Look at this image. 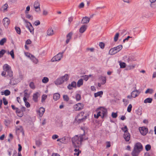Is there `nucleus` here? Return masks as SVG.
Here are the masks:
<instances>
[{
	"label": "nucleus",
	"instance_id": "obj_23",
	"mask_svg": "<svg viewBox=\"0 0 156 156\" xmlns=\"http://www.w3.org/2000/svg\"><path fill=\"white\" fill-rule=\"evenodd\" d=\"M16 112L17 114V115L20 117H22L23 115V113L22 111H21L20 109H19L18 108H16Z\"/></svg>",
	"mask_w": 156,
	"mask_h": 156
},
{
	"label": "nucleus",
	"instance_id": "obj_45",
	"mask_svg": "<svg viewBox=\"0 0 156 156\" xmlns=\"http://www.w3.org/2000/svg\"><path fill=\"white\" fill-rule=\"evenodd\" d=\"M76 99L77 101H79L81 99V96L80 94H77L76 95Z\"/></svg>",
	"mask_w": 156,
	"mask_h": 156
},
{
	"label": "nucleus",
	"instance_id": "obj_64",
	"mask_svg": "<svg viewBox=\"0 0 156 156\" xmlns=\"http://www.w3.org/2000/svg\"><path fill=\"white\" fill-rule=\"evenodd\" d=\"M106 143V147L107 148L111 146L110 143L109 141L107 142Z\"/></svg>",
	"mask_w": 156,
	"mask_h": 156
},
{
	"label": "nucleus",
	"instance_id": "obj_33",
	"mask_svg": "<svg viewBox=\"0 0 156 156\" xmlns=\"http://www.w3.org/2000/svg\"><path fill=\"white\" fill-rule=\"evenodd\" d=\"M152 101V99L150 98H147L144 101V103H151Z\"/></svg>",
	"mask_w": 156,
	"mask_h": 156
},
{
	"label": "nucleus",
	"instance_id": "obj_3",
	"mask_svg": "<svg viewBox=\"0 0 156 156\" xmlns=\"http://www.w3.org/2000/svg\"><path fill=\"white\" fill-rule=\"evenodd\" d=\"M84 113L82 112L78 114L75 118V120L78 123L84 121L87 118L86 115H84Z\"/></svg>",
	"mask_w": 156,
	"mask_h": 156
},
{
	"label": "nucleus",
	"instance_id": "obj_39",
	"mask_svg": "<svg viewBox=\"0 0 156 156\" xmlns=\"http://www.w3.org/2000/svg\"><path fill=\"white\" fill-rule=\"evenodd\" d=\"M119 33H117L115 34L114 38V41L115 42H116L118 40L119 37Z\"/></svg>",
	"mask_w": 156,
	"mask_h": 156
},
{
	"label": "nucleus",
	"instance_id": "obj_58",
	"mask_svg": "<svg viewBox=\"0 0 156 156\" xmlns=\"http://www.w3.org/2000/svg\"><path fill=\"white\" fill-rule=\"evenodd\" d=\"M99 46L101 48L103 49L105 47V44L103 42H100L99 43Z\"/></svg>",
	"mask_w": 156,
	"mask_h": 156
},
{
	"label": "nucleus",
	"instance_id": "obj_32",
	"mask_svg": "<svg viewBox=\"0 0 156 156\" xmlns=\"http://www.w3.org/2000/svg\"><path fill=\"white\" fill-rule=\"evenodd\" d=\"M62 78L63 80V83L67 81L68 79V75L67 74H65L64 76H62L61 77Z\"/></svg>",
	"mask_w": 156,
	"mask_h": 156
},
{
	"label": "nucleus",
	"instance_id": "obj_48",
	"mask_svg": "<svg viewBox=\"0 0 156 156\" xmlns=\"http://www.w3.org/2000/svg\"><path fill=\"white\" fill-rule=\"evenodd\" d=\"M48 13V12L47 10L45 9H44L43 11V15L44 16H47Z\"/></svg>",
	"mask_w": 156,
	"mask_h": 156
},
{
	"label": "nucleus",
	"instance_id": "obj_40",
	"mask_svg": "<svg viewBox=\"0 0 156 156\" xmlns=\"http://www.w3.org/2000/svg\"><path fill=\"white\" fill-rule=\"evenodd\" d=\"M67 140V137H64L61 138V143H65L66 142Z\"/></svg>",
	"mask_w": 156,
	"mask_h": 156
},
{
	"label": "nucleus",
	"instance_id": "obj_2",
	"mask_svg": "<svg viewBox=\"0 0 156 156\" xmlns=\"http://www.w3.org/2000/svg\"><path fill=\"white\" fill-rule=\"evenodd\" d=\"M96 111L97 112V114L94 115V117L98 119L99 116H101L102 118L106 117L107 115V110L105 108L100 107L98 108Z\"/></svg>",
	"mask_w": 156,
	"mask_h": 156
},
{
	"label": "nucleus",
	"instance_id": "obj_28",
	"mask_svg": "<svg viewBox=\"0 0 156 156\" xmlns=\"http://www.w3.org/2000/svg\"><path fill=\"white\" fill-rule=\"evenodd\" d=\"M1 94L2 95H5V96H8L10 94V92L9 90H6L4 91H1Z\"/></svg>",
	"mask_w": 156,
	"mask_h": 156
},
{
	"label": "nucleus",
	"instance_id": "obj_30",
	"mask_svg": "<svg viewBox=\"0 0 156 156\" xmlns=\"http://www.w3.org/2000/svg\"><path fill=\"white\" fill-rule=\"evenodd\" d=\"M103 94V92L102 91H98L97 93H95L94 94V96L95 97H97L98 96H100V97H101V96Z\"/></svg>",
	"mask_w": 156,
	"mask_h": 156
},
{
	"label": "nucleus",
	"instance_id": "obj_6",
	"mask_svg": "<svg viewBox=\"0 0 156 156\" xmlns=\"http://www.w3.org/2000/svg\"><path fill=\"white\" fill-rule=\"evenodd\" d=\"M122 48V45H119L116 47L111 48L109 51V54L111 55H114L119 52Z\"/></svg>",
	"mask_w": 156,
	"mask_h": 156
},
{
	"label": "nucleus",
	"instance_id": "obj_8",
	"mask_svg": "<svg viewBox=\"0 0 156 156\" xmlns=\"http://www.w3.org/2000/svg\"><path fill=\"white\" fill-rule=\"evenodd\" d=\"M84 105L82 103H78L73 106V109L75 111H80L83 109Z\"/></svg>",
	"mask_w": 156,
	"mask_h": 156
},
{
	"label": "nucleus",
	"instance_id": "obj_52",
	"mask_svg": "<svg viewBox=\"0 0 156 156\" xmlns=\"http://www.w3.org/2000/svg\"><path fill=\"white\" fill-rule=\"evenodd\" d=\"M26 17L28 19H31V20L33 19L32 16L28 13L26 14Z\"/></svg>",
	"mask_w": 156,
	"mask_h": 156
},
{
	"label": "nucleus",
	"instance_id": "obj_31",
	"mask_svg": "<svg viewBox=\"0 0 156 156\" xmlns=\"http://www.w3.org/2000/svg\"><path fill=\"white\" fill-rule=\"evenodd\" d=\"M8 7V5L7 4H5L1 8V10L3 12H5L6 11Z\"/></svg>",
	"mask_w": 156,
	"mask_h": 156
},
{
	"label": "nucleus",
	"instance_id": "obj_27",
	"mask_svg": "<svg viewBox=\"0 0 156 156\" xmlns=\"http://www.w3.org/2000/svg\"><path fill=\"white\" fill-rule=\"evenodd\" d=\"M77 84L75 81H73L70 84H69V89H71L72 88H76Z\"/></svg>",
	"mask_w": 156,
	"mask_h": 156
},
{
	"label": "nucleus",
	"instance_id": "obj_29",
	"mask_svg": "<svg viewBox=\"0 0 156 156\" xmlns=\"http://www.w3.org/2000/svg\"><path fill=\"white\" fill-rule=\"evenodd\" d=\"M83 84V80L82 79L79 80L77 82V86L78 87H80Z\"/></svg>",
	"mask_w": 156,
	"mask_h": 156
},
{
	"label": "nucleus",
	"instance_id": "obj_46",
	"mask_svg": "<svg viewBox=\"0 0 156 156\" xmlns=\"http://www.w3.org/2000/svg\"><path fill=\"white\" fill-rule=\"evenodd\" d=\"M29 86L30 87L33 89L35 88V86L34 83L33 82H31L30 83Z\"/></svg>",
	"mask_w": 156,
	"mask_h": 156
},
{
	"label": "nucleus",
	"instance_id": "obj_36",
	"mask_svg": "<svg viewBox=\"0 0 156 156\" xmlns=\"http://www.w3.org/2000/svg\"><path fill=\"white\" fill-rule=\"evenodd\" d=\"M101 84L102 85L105 84L106 82V77L105 76L101 77Z\"/></svg>",
	"mask_w": 156,
	"mask_h": 156
},
{
	"label": "nucleus",
	"instance_id": "obj_24",
	"mask_svg": "<svg viewBox=\"0 0 156 156\" xmlns=\"http://www.w3.org/2000/svg\"><path fill=\"white\" fill-rule=\"evenodd\" d=\"M30 60L35 64H37L38 62V60L33 55L30 57Z\"/></svg>",
	"mask_w": 156,
	"mask_h": 156
},
{
	"label": "nucleus",
	"instance_id": "obj_17",
	"mask_svg": "<svg viewBox=\"0 0 156 156\" xmlns=\"http://www.w3.org/2000/svg\"><path fill=\"white\" fill-rule=\"evenodd\" d=\"M123 137L126 141H129L130 139V135L128 132L124 133Z\"/></svg>",
	"mask_w": 156,
	"mask_h": 156
},
{
	"label": "nucleus",
	"instance_id": "obj_53",
	"mask_svg": "<svg viewBox=\"0 0 156 156\" xmlns=\"http://www.w3.org/2000/svg\"><path fill=\"white\" fill-rule=\"evenodd\" d=\"M121 129L124 133L128 132L127 128L126 126H125L124 127L122 128Z\"/></svg>",
	"mask_w": 156,
	"mask_h": 156
},
{
	"label": "nucleus",
	"instance_id": "obj_20",
	"mask_svg": "<svg viewBox=\"0 0 156 156\" xmlns=\"http://www.w3.org/2000/svg\"><path fill=\"white\" fill-rule=\"evenodd\" d=\"M74 152L73 154L74 155L78 156L79 155L80 153H81V151L79 150V147H74Z\"/></svg>",
	"mask_w": 156,
	"mask_h": 156
},
{
	"label": "nucleus",
	"instance_id": "obj_12",
	"mask_svg": "<svg viewBox=\"0 0 156 156\" xmlns=\"http://www.w3.org/2000/svg\"><path fill=\"white\" fill-rule=\"evenodd\" d=\"M139 129L141 134L143 136L145 135L148 131V129L144 126L140 127Z\"/></svg>",
	"mask_w": 156,
	"mask_h": 156
},
{
	"label": "nucleus",
	"instance_id": "obj_9",
	"mask_svg": "<svg viewBox=\"0 0 156 156\" xmlns=\"http://www.w3.org/2000/svg\"><path fill=\"white\" fill-rule=\"evenodd\" d=\"M141 93V91L140 89L137 90L136 87H135L134 89L131 92L133 98H136L138 97Z\"/></svg>",
	"mask_w": 156,
	"mask_h": 156
},
{
	"label": "nucleus",
	"instance_id": "obj_7",
	"mask_svg": "<svg viewBox=\"0 0 156 156\" xmlns=\"http://www.w3.org/2000/svg\"><path fill=\"white\" fill-rule=\"evenodd\" d=\"M64 53L62 52V53H59L57 55L53 57L51 59L52 62L58 61L60 60L63 56V54Z\"/></svg>",
	"mask_w": 156,
	"mask_h": 156
},
{
	"label": "nucleus",
	"instance_id": "obj_16",
	"mask_svg": "<svg viewBox=\"0 0 156 156\" xmlns=\"http://www.w3.org/2000/svg\"><path fill=\"white\" fill-rule=\"evenodd\" d=\"M40 94L38 92H36L34 93L33 95V100L35 102H37L38 101V97L40 96Z\"/></svg>",
	"mask_w": 156,
	"mask_h": 156
},
{
	"label": "nucleus",
	"instance_id": "obj_14",
	"mask_svg": "<svg viewBox=\"0 0 156 156\" xmlns=\"http://www.w3.org/2000/svg\"><path fill=\"white\" fill-rule=\"evenodd\" d=\"M55 32L53 30L52 28L50 27L48 28L47 31V34L48 36H52L54 35Z\"/></svg>",
	"mask_w": 156,
	"mask_h": 156
},
{
	"label": "nucleus",
	"instance_id": "obj_21",
	"mask_svg": "<svg viewBox=\"0 0 156 156\" xmlns=\"http://www.w3.org/2000/svg\"><path fill=\"white\" fill-rule=\"evenodd\" d=\"M90 20V18L87 17L85 16L83 18L81 23H87L89 22Z\"/></svg>",
	"mask_w": 156,
	"mask_h": 156
},
{
	"label": "nucleus",
	"instance_id": "obj_56",
	"mask_svg": "<svg viewBox=\"0 0 156 156\" xmlns=\"http://www.w3.org/2000/svg\"><path fill=\"white\" fill-rule=\"evenodd\" d=\"M112 116L113 118H115L117 116V114L116 113L112 112Z\"/></svg>",
	"mask_w": 156,
	"mask_h": 156
},
{
	"label": "nucleus",
	"instance_id": "obj_49",
	"mask_svg": "<svg viewBox=\"0 0 156 156\" xmlns=\"http://www.w3.org/2000/svg\"><path fill=\"white\" fill-rule=\"evenodd\" d=\"M15 29L17 34H20L21 33L20 28L18 27H15Z\"/></svg>",
	"mask_w": 156,
	"mask_h": 156
},
{
	"label": "nucleus",
	"instance_id": "obj_55",
	"mask_svg": "<svg viewBox=\"0 0 156 156\" xmlns=\"http://www.w3.org/2000/svg\"><path fill=\"white\" fill-rule=\"evenodd\" d=\"M30 6H28L26 8V10L25 11V13L27 14L29 12V11H30Z\"/></svg>",
	"mask_w": 156,
	"mask_h": 156
},
{
	"label": "nucleus",
	"instance_id": "obj_57",
	"mask_svg": "<svg viewBox=\"0 0 156 156\" xmlns=\"http://www.w3.org/2000/svg\"><path fill=\"white\" fill-rule=\"evenodd\" d=\"M25 55H26V56L28 58H30V57H31V55H31V54H30V53H28V52L25 53Z\"/></svg>",
	"mask_w": 156,
	"mask_h": 156
},
{
	"label": "nucleus",
	"instance_id": "obj_4",
	"mask_svg": "<svg viewBox=\"0 0 156 156\" xmlns=\"http://www.w3.org/2000/svg\"><path fill=\"white\" fill-rule=\"evenodd\" d=\"M3 69L4 71L7 73V76L10 78L13 76V72L11 69V66L7 64H4L3 66Z\"/></svg>",
	"mask_w": 156,
	"mask_h": 156
},
{
	"label": "nucleus",
	"instance_id": "obj_5",
	"mask_svg": "<svg viewBox=\"0 0 156 156\" xmlns=\"http://www.w3.org/2000/svg\"><path fill=\"white\" fill-rule=\"evenodd\" d=\"M22 19L25 24L26 27L29 30L31 34H34V29L31 24L30 22L25 19L24 18H22Z\"/></svg>",
	"mask_w": 156,
	"mask_h": 156
},
{
	"label": "nucleus",
	"instance_id": "obj_19",
	"mask_svg": "<svg viewBox=\"0 0 156 156\" xmlns=\"http://www.w3.org/2000/svg\"><path fill=\"white\" fill-rule=\"evenodd\" d=\"M87 27V25H83L80 29V32L81 33H84L86 30Z\"/></svg>",
	"mask_w": 156,
	"mask_h": 156
},
{
	"label": "nucleus",
	"instance_id": "obj_41",
	"mask_svg": "<svg viewBox=\"0 0 156 156\" xmlns=\"http://www.w3.org/2000/svg\"><path fill=\"white\" fill-rule=\"evenodd\" d=\"M153 92V90L151 89H148L145 92V94L149 93L150 94H152Z\"/></svg>",
	"mask_w": 156,
	"mask_h": 156
},
{
	"label": "nucleus",
	"instance_id": "obj_1",
	"mask_svg": "<svg viewBox=\"0 0 156 156\" xmlns=\"http://www.w3.org/2000/svg\"><path fill=\"white\" fill-rule=\"evenodd\" d=\"M83 135H76L73 137L72 141L74 147H79L81 146L83 141Z\"/></svg>",
	"mask_w": 156,
	"mask_h": 156
},
{
	"label": "nucleus",
	"instance_id": "obj_63",
	"mask_svg": "<svg viewBox=\"0 0 156 156\" xmlns=\"http://www.w3.org/2000/svg\"><path fill=\"white\" fill-rule=\"evenodd\" d=\"M58 137V136L56 134L53 135L52 137V138L53 140H55Z\"/></svg>",
	"mask_w": 156,
	"mask_h": 156
},
{
	"label": "nucleus",
	"instance_id": "obj_62",
	"mask_svg": "<svg viewBox=\"0 0 156 156\" xmlns=\"http://www.w3.org/2000/svg\"><path fill=\"white\" fill-rule=\"evenodd\" d=\"M63 98L65 101H68V97L67 95H64L63 96Z\"/></svg>",
	"mask_w": 156,
	"mask_h": 156
},
{
	"label": "nucleus",
	"instance_id": "obj_11",
	"mask_svg": "<svg viewBox=\"0 0 156 156\" xmlns=\"http://www.w3.org/2000/svg\"><path fill=\"white\" fill-rule=\"evenodd\" d=\"M143 146L139 142L136 143L134 145L133 149L141 152L143 149Z\"/></svg>",
	"mask_w": 156,
	"mask_h": 156
},
{
	"label": "nucleus",
	"instance_id": "obj_38",
	"mask_svg": "<svg viewBox=\"0 0 156 156\" xmlns=\"http://www.w3.org/2000/svg\"><path fill=\"white\" fill-rule=\"evenodd\" d=\"M11 123V122L10 120L9 119L5 120V121L4 124L6 126H9Z\"/></svg>",
	"mask_w": 156,
	"mask_h": 156
},
{
	"label": "nucleus",
	"instance_id": "obj_25",
	"mask_svg": "<svg viewBox=\"0 0 156 156\" xmlns=\"http://www.w3.org/2000/svg\"><path fill=\"white\" fill-rule=\"evenodd\" d=\"M140 152L139 151L133 149L131 152V155L132 156H138Z\"/></svg>",
	"mask_w": 156,
	"mask_h": 156
},
{
	"label": "nucleus",
	"instance_id": "obj_61",
	"mask_svg": "<svg viewBox=\"0 0 156 156\" xmlns=\"http://www.w3.org/2000/svg\"><path fill=\"white\" fill-rule=\"evenodd\" d=\"M40 22L38 20H37L34 23V24L35 26H38V25H40Z\"/></svg>",
	"mask_w": 156,
	"mask_h": 156
},
{
	"label": "nucleus",
	"instance_id": "obj_47",
	"mask_svg": "<svg viewBox=\"0 0 156 156\" xmlns=\"http://www.w3.org/2000/svg\"><path fill=\"white\" fill-rule=\"evenodd\" d=\"M5 52V51L4 49H2L1 51H0V58L2 57L3 56Z\"/></svg>",
	"mask_w": 156,
	"mask_h": 156
},
{
	"label": "nucleus",
	"instance_id": "obj_59",
	"mask_svg": "<svg viewBox=\"0 0 156 156\" xmlns=\"http://www.w3.org/2000/svg\"><path fill=\"white\" fill-rule=\"evenodd\" d=\"M83 79L86 81H87L89 79V76H88L87 75H85L83 76Z\"/></svg>",
	"mask_w": 156,
	"mask_h": 156
},
{
	"label": "nucleus",
	"instance_id": "obj_44",
	"mask_svg": "<svg viewBox=\"0 0 156 156\" xmlns=\"http://www.w3.org/2000/svg\"><path fill=\"white\" fill-rule=\"evenodd\" d=\"M12 156H21L20 152H18V153L16 151H14Z\"/></svg>",
	"mask_w": 156,
	"mask_h": 156
},
{
	"label": "nucleus",
	"instance_id": "obj_18",
	"mask_svg": "<svg viewBox=\"0 0 156 156\" xmlns=\"http://www.w3.org/2000/svg\"><path fill=\"white\" fill-rule=\"evenodd\" d=\"M55 83L56 85H59L63 83V81L62 78L60 77L56 79L54 82Z\"/></svg>",
	"mask_w": 156,
	"mask_h": 156
},
{
	"label": "nucleus",
	"instance_id": "obj_60",
	"mask_svg": "<svg viewBox=\"0 0 156 156\" xmlns=\"http://www.w3.org/2000/svg\"><path fill=\"white\" fill-rule=\"evenodd\" d=\"M3 103L5 105H6L8 104V102L5 98H3Z\"/></svg>",
	"mask_w": 156,
	"mask_h": 156
},
{
	"label": "nucleus",
	"instance_id": "obj_42",
	"mask_svg": "<svg viewBox=\"0 0 156 156\" xmlns=\"http://www.w3.org/2000/svg\"><path fill=\"white\" fill-rule=\"evenodd\" d=\"M132 105L131 104H130L128 105L127 108V111L129 112H131L132 110Z\"/></svg>",
	"mask_w": 156,
	"mask_h": 156
},
{
	"label": "nucleus",
	"instance_id": "obj_35",
	"mask_svg": "<svg viewBox=\"0 0 156 156\" xmlns=\"http://www.w3.org/2000/svg\"><path fill=\"white\" fill-rule=\"evenodd\" d=\"M48 78L46 77H44L42 79V81L43 83H46L48 82Z\"/></svg>",
	"mask_w": 156,
	"mask_h": 156
},
{
	"label": "nucleus",
	"instance_id": "obj_50",
	"mask_svg": "<svg viewBox=\"0 0 156 156\" xmlns=\"http://www.w3.org/2000/svg\"><path fill=\"white\" fill-rule=\"evenodd\" d=\"M145 149L148 151H149L151 149V146L150 144H147L145 146Z\"/></svg>",
	"mask_w": 156,
	"mask_h": 156
},
{
	"label": "nucleus",
	"instance_id": "obj_13",
	"mask_svg": "<svg viewBox=\"0 0 156 156\" xmlns=\"http://www.w3.org/2000/svg\"><path fill=\"white\" fill-rule=\"evenodd\" d=\"M10 23V20L9 18L7 17L5 18L3 20V23L4 27L7 28Z\"/></svg>",
	"mask_w": 156,
	"mask_h": 156
},
{
	"label": "nucleus",
	"instance_id": "obj_51",
	"mask_svg": "<svg viewBox=\"0 0 156 156\" xmlns=\"http://www.w3.org/2000/svg\"><path fill=\"white\" fill-rule=\"evenodd\" d=\"M119 65L121 68H124L126 66V64L124 62H121Z\"/></svg>",
	"mask_w": 156,
	"mask_h": 156
},
{
	"label": "nucleus",
	"instance_id": "obj_22",
	"mask_svg": "<svg viewBox=\"0 0 156 156\" xmlns=\"http://www.w3.org/2000/svg\"><path fill=\"white\" fill-rule=\"evenodd\" d=\"M45 112V109L42 107L40 108L39 110V115L40 117H42Z\"/></svg>",
	"mask_w": 156,
	"mask_h": 156
},
{
	"label": "nucleus",
	"instance_id": "obj_43",
	"mask_svg": "<svg viewBox=\"0 0 156 156\" xmlns=\"http://www.w3.org/2000/svg\"><path fill=\"white\" fill-rule=\"evenodd\" d=\"M151 3L150 5L151 7L153 8H156V1Z\"/></svg>",
	"mask_w": 156,
	"mask_h": 156
},
{
	"label": "nucleus",
	"instance_id": "obj_10",
	"mask_svg": "<svg viewBox=\"0 0 156 156\" xmlns=\"http://www.w3.org/2000/svg\"><path fill=\"white\" fill-rule=\"evenodd\" d=\"M40 4L38 1L34 2V8L35 9V11L38 13H39L41 12Z\"/></svg>",
	"mask_w": 156,
	"mask_h": 156
},
{
	"label": "nucleus",
	"instance_id": "obj_37",
	"mask_svg": "<svg viewBox=\"0 0 156 156\" xmlns=\"http://www.w3.org/2000/svg\"><path fill=\"white\" fill-rule=\"evenodd\" d=\"M47 97V95L45 94H43L42 95L41 100V101L42 103L44 102L45 100L46 99Z\"/></svg>",
	"mask_w": 156,
	"mask_h": 156
},
{
	"label": "nucleus",
	"instance_id": "obj_15",
	"mask_svg": "<svg viewBox=\"0 0 156 156\" xmlns=\"http://www.w3.org/2000/svg\"><path fill=\"white\" fill-rule=\"evenodd\" d=\"M15 129L17 133H22L23 134H24L23 128L22 126H15Z\"/></svg>",
	"mask_w": 156,
	"mask_h": 156
},
{
	"label": "nucleus",
	"instance_id": "obj_34",
	"mask_svg": "<svg viewBox=\"0 0 156 156\" xmlns=\"http://www.w3.org/2000/svg\"><path fill=\"white\" fill-rule=\"evenodd\" d=\"M7 39L6 38H2L0 41V45H3L4 43L6 42Z\"/></svg>",
	"mask_w": 156,
	"mask_h": 156
},
{
	"label": "nucleus",
	"instance_id": "obj_26",
	"mask_svg": "<svg viewBox=\"0 0 156 156\" xmlns=\"http://www.w3.org/2000/svg\"><path fill=\"white\" fill-rule=\"evenodd\" d=\"M60 96V94L59 93H55L53 95V98L55 101H56L59 99Z\"/></svg>",
	"mask_w": 156,
	"mask_h": 156
},
{
	"label": "nucleus",
	"instance_id": "obj_54",
	"mask_svg": "<svg viewBox=\"0 0 156 156\" xmlns=\"http://www.w3.org/2000/svg\"><path fill=\"white\" fill-rule=\"evenodd\" d=\"M8 53L10 54L11 55L12 58H14V51L13 50L11 51L10 52H8Z\"/></svg>",
	"mask_w": 156,
	"mask_h": 156
}]
</instances>
